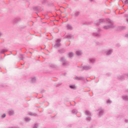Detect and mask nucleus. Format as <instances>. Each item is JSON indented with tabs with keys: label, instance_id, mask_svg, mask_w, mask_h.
<instances>
[{
	"label": "nucleus",
	"instance_id": "obj_3",
	"mask_svg": "<svg viewBox=\"0 0 128 128\" xmlns=\"http://www.w3.org/2000/svg\"><path fill=\"white\" fill-rule=\"evenodd\" d=\"M70 56V58H72V56H74V54L72 53H70L69 54Z\"/></svg>",
	"mask_w": 128,
	"mask_h": 128
},
{
	"label": "nucleus",
	"instance_id": "obj_1",
	"mask_svg": "<svg viewBox=\"0 0 128 128\" xmlns=\"http://www.w3.org/2000/svg\"><path fill=\"white\" fill-rule=\"evenodd\" d=\"M9 114H10V116H12V114H14V112L10 111V112H9Z\"/></svg>",
	"mask_w": 128,
	"mask_h": 128
},
{
	"label": "nucleus",
	"instance_id": "obj_4",
	"mask_svg": "<svg viewBox=\"0 0 128 128\" xmlns=\"http://www.w3.org/2000/svg\"><path fill=\"white\" fill-rule=\"evenodd\" d=\"M76 54L78 55V56H80V52H76Z\"/></svg>",
	"mask_w": 128,
	"mask_h": 128
},
{
	"label": "nucleus",
	"instance_id": "obj_2",
	"mask_svg": "<svg viewBox=\"0 0 128 128\" xmlns=\"http://www.w3.org/2000/svg\"><path fill=\"white\" fill-rule=\"evenodd\" d=\"M70 88H76V86H70Z\"/></svg>",
	"mask_w": 128,
	"mask_h": 128
},
{
	"label": "nucleus",
	"instance_id": "obj_5",
	"mask_svg": "<svg viewBox=\"0 0 128 128\" xmlns=\"http://www.w3.org/2000/svg\"><path fill=\"white\" fill-rule=\"evenodd\" d=\"M4 118H6V114H4Z\"/></svg>",
	"mask_w": 128,
	"mask_h": 128
}]
</instances>
